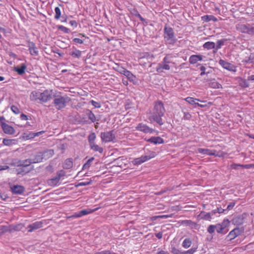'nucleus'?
<instances>
[{"mask_svg":"<svg viewBox=\"0 0 254 254\" xmlns=\"http://www.w3.org/2000/svg\"><path fill=\"white\" fill-rule=\"evenodd\" d=\"M57 176H58L60 179L65 176V172L63 170H60L57 173Z\"/></svg>","mask_w":254,"mask_h":254,"instance_id":"obj_62","label":"nucleus"},{"mask_svg":"<svg viewBox=\"0 0 254 254\" xmlns=\"http://www.w3.org/2000/svg\"><path fill=\"white\" fill-rule=\"evenodd\" d=\"M191 241L190 238H186L182 244V246L186 249L189 248L191 245Z\"/></svg>","mask_w":254,"mask_h":254,"instance_id":"obj_43","label":"nucleus"},{"mask_svg":"<svg viewBox=\"0 0 254 254\" xmlns=\"http://www.w3.org/2000/svg\"><path fill=\"white\" fill-rule=\"evenodd\" d=\"M206 81H210V82L208 83L209 86L214 89H220L222 88V85L215 81V79L211 80L209 78H205L204 79Z\"/></svg>","mask_w":254,"mask_h":254,"instance_id":"obj_17","label":"nucleus"},{"mask_svg":"<svg viewBox=\"0 0 254 254\" xmlns=\"http://www.w3.org/2000/svg\"><path fill=\"white\" fill-rule=\"evenodd\" d=\"M113 130L103 132L101 133V138L102 142H109L113 141L116 139L115 134H113Z\"/></svg>","mask_w":254,"mask_h":254,"instance_id":"obj_5","label":"nucleus"},{"mask_svg":"<svg viewBox=\"0 0 254 254\" xmlns=\"http://www.w3.org/2000/svg\"><path fill=\"white\" fill-rule=\"evenodd\" d=\"M28 160L26 161L32 164L42 162L43 160L41 152H38L35 155H31Z\"/></svg>","mask_w":254,"mask_h":254,"instance_id":"obj_11","label":"nucleus"},{"mask_svg":"<svg viewBox=\"0 0 254 254\" xmlns=\"http://www.w3.org/2000/svg\"><path fill=\"white\" fill-rule=\"evenodd\" d=\"M116 71L119 72L120 73L122 74H124V75L126 74V72H127V70L122 66H117V67L114 68Z\"/></svg>","mask_w":254,"mask_h":254,"instance_id":"obj_46","label":"nucleus"},{"mask_svg":"<svg viewBox=\"0 0 254 254\" xmlns=\"http://www.w3.org/2000/svg\"><path fill=\"white\" fill-rule=\"evenodd\" d=\"M43 224V222L41 221H37L31 224H30L28 226V228H29L28 231L29 232H31L35 230L40 228L42 227Z\"/></svg>","mask_w":254,"mask_h":254,"instance_id":"obj_20","label":"nucleus"},{"mask_svg":"<svg viewBox=\"0 0 254 254\" xmlns=\"http://www.w3.org/2000/svg\"><path fill=\"white\" fill-rule=\"evenodd\" d=\"M54 104L56 108L59 110L65 107L66 105L70 102V98L66 95L63 96L61 95L54 94Z\"/></svg>","mask_w":254,"mask_h":254,"instance_id":"obj_2","label":"nucleus"},{"mask_svg":"<svg viewBox=\"0 0 254 254\" xmlns=\"http://www.w3.org/2000/svg\"><path fill=\"white\" fill-rule=\"evenodd\" d=\"M96 139V134L94 132H92L88 136V140L89 143V145L94 142V140Z\"/></svg>","mask_w":254,"mask_h":254,"instance_id":"obj_45","label":"nucleus"},{"mask_svg":"<svg viewBox=\"0 0 254 254\" xmlns=\"http://www.w3.org/2000/svg\"><path fill=\"white\" fill-rule=\"evenodd\" d=\"M251 58H252V56H251V55L250 54L249 57H246V58H245V60L243 61V62L246 63V64H253V59H252Z\"/></svg>","mask_w":254,"mask_h":254,"instance_id":"obj_56","label":"nucleus"},{"mask_svg":"<svg viewBox=\"0 0 254 254\" xmlns=\"http://www.w3.org/2000/svg\"><path fill=\"white\" fill-rule=\"evenodd\" d=\"M43 132H44L43 131L35 133L32 132H29L28 133H24L22 137L24 139L26 140L31 139L34 138L36 136H38L40 134H42Z\"/></svg>","mask_w":254,"mask_h":254,"instance_id":"obj_21","label":"nucleus"},{"mask_svg":"<svg viewBox=\"0 0 254 254\" xmlns=\"http://www.w3.org/2000/svg\"><path fill=\"white\" fill-rule=\"evenodd\" d=\"M92 180L86 181L84 182L79 183L75 185V187H79L80 186H86L90 185L92 183Z\"/></svg>","mask_w":254,"mask_h":254,"instance_id":"obj_51","label":"nucleus"},{"mask_svg":"<svg viewBox=\"0 0 254 254\" xmlns=\"http://www.w3.org/2000/svg\"><path fill=\"white\" fill-rule=\"evenodd\" d=\"M16 141V140L15 139L4 138L3 139L2 143L5 146H10L12 144H15Z\"/></svg>","mask_w":254,"mask_h":254,"instance_id":"obj_37","label":"nucleus"},{"mask_svg":"<svg viewBox=\"0 0 254 254\" xmlns=\"http://www.w3.org/2000/svg\"><path fill=\"white\" fill-rule=\"evenodd\" d=\"M191 118V115L189 112H184L183 119L185 120H190Z\"/></svg>","mask_w":254,"mask_h":254,"instance_id":"obj_58","label":"nucleus"},{"mask_svg":"<svg viewBox=\"0 0 254 254\" xmlns=\"http://www.w3.org/2000/svg\"><path fill=\"white\" fill-rule=\"evenodd\" d=\"M90 102L92 104V105H93L96 108H100L101 106L100 102H98L94 100H91Z\"/></svg>","mask_w":254,"mask_h":254,"instance_id":"obj_54","label":"nucleus"},{"mask_svg":"<svg viewBox=\"0 0 254 254\" xmlns=\"http://www.w3.org/2000/svg\"><path fill=\"white\" fill-rule=\"evenodd\" d=\"M57 28L59 30L63 31L65 33H69L70 32V30L68 28L63 25H58L57 26Z\"/></svg>","mask_w":254,"mask_h":254,"instance_id":"obj_50","label":"nucleus"},{"mask_svg":"<svg viewBox=\"0 0 254 254\" xmlns=\"http://www.w3.org/2000/svg\"><path fill=\"white\" fill-rule=\"evenodd\" d=\"M226 41V39H223L220 40H218L216 42V45L215 46L216 47V50H218L220 49L224 44V42Z\"/></svg>","mask_w":254,"mask_h":254,"instance_id":"obj_48","label":"nucleus"},{"mask_svg":"<svg viewBox=\"0 0 254 254\" xmlns=\"http://www.w3.org/2000/svg\"><path fill=\"white\" fill-rule=\"evenodd\" d=\"M85 113L89 120H90L92 123H94L96 121V117L91 111L89 109H86Z\"/></svg>","mask_w":254,"mask_h":254,"instance_id":"obj_32","label":"nucleus"},{"mask_svg":"<svg viewBox=\"0 0 254 254\" xmlns=\"http://www.w3.org/2000/svg\"><path fill=\"white\" fill-rule=\"evenodd\" d=\"M239 85L242 88H247L249 86V83L245 79L240 77L238 81Z\"/></svg>","mask_w":254,"mask_h":254,"instance_id":"obj_36","label":"nucleus"},{"mask_svg":"<svg viewBox=\"0 0 254 254\" xmlns=\"http://www.w3.org/2000/svg\"><path fill=\"white\" fill-rule=\"evenodd\" d=\"M171 249V253L173 254H180L182 252V251L177 249L175 247H172Z\"/></svg>","mask_w":254,"mask_h":254,"instance_id":"obj_59","label":"nucleus"},{"mask_svg":"<svg viewBox=\"0 0 254 254\" xmlns=\"http://www.w3.org/2000/svg\"><path fill=\"white\" fill-rule=\"evenodd\" d=\"M164 38L166 39L167 40H171L173 43H174L176 41V39L174 35V32L173 29L171 27L167 26L165 25L164 29Z\"/></svg>","mask_w":254,"mask_h":254,"instance_id":"obj_4","label":"nucleus"},{"mask_svg":"<svg viewBox=\"0 0 254 254\" xmlns=\"http://www.w3.org/2000/svg\"><path fill=\"white\" fill-rule=\"evenodd\" d=\"M136 129L137 130L142 131L145 133H153L155 132L156 133V134H158L159 133V131L154 129L152 128H150L146 125H145L143 123H140L137 125V126L136 127Z\"/></svg>","mask_w":254,"mask_h":254,"instance_id":"obj_6","label":"nucleus"},{"mask_svg":"<svg viewBox=\"0 0 254 254\" xmlns=\"http://www.w3.org/2000/svg\"><path fill=\"white\" fill-rule=\"evenodd\" d=\"M201 20L205 22H208L210 21L217 22V18L212 15H205L201 17Z\"/></svg>","mask_w":254,"mask_h":254,"instance_id":"obj_28","label":"nucleus"},{"mask_svg":"<svg viewBox=\"0 0 254 254\" xmlns=\"http://www.w3.org/2000/svg\"><path fill=\"white\" fill-rule=\"evenodd\" d=\"M16 171L17 172V175H22V176H24L25 175V174L28 173L30 170H26V169H24L23 168H18L16 170Z\"/></svg>","mask_w":254,"mask_h":254,"instance_id":"obj_41","label":"nucleus"},{"mask_svg":"<svg viewBox=\"0 0 254 254\" xmlns=\"http://www.w3.org/2000/svg\"><path fill=\"white\" fill-rule=\"evenodd\" d=\"M230 221L228 219H224L221 223H219L221 227H223L225 230H229L228 227L230 226Z\"/></svg>","mask_w":254,"mask_h":254,"instance_id":"obj_39","label":"nucleus"},{"mask_svg":"<svg viewBox=\"0 0 254 254\" xmlns=\"http://www.w3.org/2000/svg\"><path fill=\"white\" fill-rule=\"evenodd\" d=\"M11 111L15 114H18L20 113L19 109L14 105H12L11 106Z\"/></svg>","mask_w":254,"mask_h":254,"instance_id":"obj_55","label":"nucleus"},{"mask_svg":"<svg viewBox=\"0 0 254 254\" xmlns=\"http://www.w3.org/2000/svg\"><path fill=\"white\" fill-rule=\"evenodd\" d=\"M43 160H47L52 157L54 154V151L53 149H47L41 152Z\"/></svg>","mask_w":254,"mask_h":254,"instance_id":"obj_22","label":"nucleus"},{"mask_svg":"<svg viewBox=\"0 0 254 254\" xmlns=\"http://www.w3.org/2000/svg\"><path fill=\"white\" fill-rule=\"evenodd\" d=\"M28 47L30 54L33 56H37L39 54L37 48L36 47L34 43L29 42Z\"/></svg>","mask_w":254,"mask_h":254,"instance_id":"obj_15","label":"nucleus"},{"mask_svg":"<svg viewBox=\"0 0 254 254\" xmlns=\"http://www.w3.org/2000/svg\"><path fill=\"white\" fill-rule=\"evenodd\" d=\"M97 208H96L95 209H83L79 211L81 217L84 215H87L88 214L91 213L96 210Z\"/></svg>","mask_w":254,"mask_h":254,"instance_id":"obj_40","label":"nucleus"},{"mask_svg":"<svg viewBox=\"0 0 254 254\" xmlns=\"http://www.w3.org/2000/svg\"><path fill=\"white\" fill-rule=\"evenodd\" d=\"M196 248H192L191 249H190L188 251H184L185 254H193L196 251Z\"/></svg>","mask_w":254,"mask_h":254,"instance_id":"obj_61","label":"nucleus"},{"mask_svg":"<svg viewBox=\"0 0 254 254\" xmlns=\"http://www.w3.org/2000/svg\"><path fill=\"white\" fill-rule=\"evenodd\" d=\"M26 67L27 66L25 64H22L19 66L14 67L13 70L19 75H22L25 73Z\"/></svg>","mask_w":254,"mask_h":254,"instance_id":"obj_18","label":"nucleus"},{"mask_svg":"<svg viewBox=\"0 0 254 254\" xmlns=\"http://www.w3.org/2000/svg\"><path fill=\"white\" fill-rule=\"evenodd\" d=\"M235 202H230L229 203V204L228 205L227 208H226V211H229V210H231L233 207L235 206Z\"/></svg>","mask_w":254,"mask_h":254,"instance_id":"obj_63","label":"nucleus"},{"mask_svg":"<svg viewBox=\"0 0 254 254\" xmlns=\"http://www.w3.org/2000/svg\"><path fill=\"white\" fill-rule=\"evenodd\" d=\"M216 226V230L217 232L219 234H222V235H225L229 231V230H225L224 229L223 227H221L220 225L219 224H216L215 225Z\"/></svg>","mask_w":254,"mask_h":254,"instance_id":"obj_34","label":"nucleus"},{"mask_svg":"<svg viewBox=\"0 0 254 254\" xmlns=\"http://www.w3.org/2000/svg\"><path fill=\"white\" fill-rule=\"evenodd\" d=\"M165 112L163 102L157 101L155 103L153 113L149 119L162 126L164 124L162 117L164 115Z\"/></svg>","mask_w":254,"mask_h":254,"instance_id":"obj_1","label":"nucleus"},{"mask_svg":"<svg viewBox=\"0 0 254 254\" xmlns=\"http://www.w3.org/2000/svg\"><path fill=\"white\" fill-rule=\"evenodd\" d=\"M53 90H45L41 93L40 95V100L43 102H47L51 100L53 98Z\"/></svg>","mask_w":254,"mask_h":254,"instance_id":"obj_9","label":"nucleus"},{"mask_svg":"<svg viewBox=\"0 0 254 254\" xmlns=\"http://www.w3.org/2000/svg\"><path fill=\"white\" fill-rule=\"evenodd\" d=\"M26 161H28V159H25L24 160H19L14 166L17 167H26L29 166L31 163H29V162H26Z\"/></svg>","mask_w":254,"mask_h":254,"instance_id":"obj_35","label":"nucleus"},{"mask_svg":"<svg viewBox=\"0 0 254 254\" xmlns=\"http://www.w3.org/2000/svg\"><path fill=\"white\" fill-rule=\"evenodd\" d=\"M186 101L187 102H188L189 104L192 105H196L198 107H205L207 106V105L206 104L202 105V104H200L197 102H196V101H200V100L199 99H195V98H194L192 97H188L186 98Z\"/></svg>","mask_w":254,"mask_h":254,"instance_id":"obj_25","label":"nucleus"},{"mask_svg":"<svg viewBox=\"0 0 254 254\" xmlns=\"http://www.w3.org/2000/svg\"><path fill=\"white\" fill-rule=\"evenodd\" d=\"M248 34L249 35H254V27H249Z\"/></svg>","mask_w":254,"mask_h":254,"instance_id":"obj_64","label":"nucleus"},{"mask_svg":"<svg viewBox=\"0 0 254 254\" xmlns=\"http://www.w3.org/2000/svg\"><path fill=\"white\" fill-rule=\"evenodd\" d=\"M203 60V56L201 55H193L189 58V62L191 64H195L198 61H201Z\"/></svg>","mask_w":254,"mask_h":254,"instance_id":"obj_24","label":"nucleus"},{"mask_svg":"<svg viewBox=\"0 0 254 254\" xmlns=\"http://www.w3.org/2000/svg\"><path fill=\"white\" fill-rule=\"evenodd\" d=\"M242 166H243L242 165L235 164V163L232 164L231 165V168L233 169H236V170H238L240 168H242Z\"/></svg>","mask_w":254,"mask_h":254,"instance_id":"obj_60","label":"nucleus"},{"mask_svg":"<svg viewBox=\"0 0 254 254\" xmlns=\"http://www.w3.org/2000/svg\"><path fill=\"white\" fill-rule=\"evenodd\" d=\"M126 74L125 75L127 80H128L130 82H132L134 85L138 84V79L130 71L128 70L126 72Z\"/></svg>","mask_w":254,"mask_h":254,"instance_id":"obj_14","label":"nucleus"},{"mask_svg":"<svg viewBox=\"0 0 254 254\" xmlns=\"http://www.w3.org/2000/svg\"><path fill=\"white\" fill-rule=\"evenodd\" d=\"M89 145L91 149L94 150V151L99 152L100 153H103V148L96 144L95 143L91 144Z\"/></svg>","mask_w":254,"mask_h":254,"instance_id":"obj_33","label":"nucleus"},{"mask_svg":"<svg viewBox=\"0 0 254 254\" xmlns=\"http://www.w3.org/2000/svg\"><path fill=\"white\" fill-rule=\"evenodd\" d=\"M72 51L70 52L69 55L74 59H79L81 57L82 52L74 46L72 47Z\"/></svg>","mask_w":254,"mask_h":254,"instance_id":"obj_23","label":"nucleus"},{"mask_svg":"<svg viewBox=\"0 0 254 254\" xmlns=\"http://www.w3.org/2000/svg\"><path fill=\"white\" fill-rule=\"evenodd\" d=\"M146 141L154 144H163L164 143V139L160 136H153L146 140Z\"/></svg>","mask_w":254,"mask_h":254,"instance_id":"obj_19","label":"nucleus"},{"mask_svg":"<svg viewBox=\"0 0 254 254\" xmlns=\"http://www.w3.org/2000/svg\"><path fill=\"white\" fill-rule=\"evenodd\" d=\"M215 228V225H209L207 229V232L211 234L214 233L216 229Z\"/></svg>","mask_w":254,"mask_h":254,"instance_id":"obj_52","label":"nucleus"},{"mask_svg":"<svg viewBox=\"0 0 254 254\" xmlns=\"http://www.w3.org/2000/svg\"><path fill=\"white\" fill-rule=\"evenodd\" d=\"M11 190L13 194H22L25 190L23 186L20 185H14L11 187Z\"/></svg>","mask_w":254,"mask_h":254,"instance_id":"obj_16","label":"nucleus"},{"mask_svg":"<svg viewBox=\"0 0 254 254\" xmlns=\"http://www.w3.org/2000/svg\"><path fill=\"white\" fill-rule=\"evenodd\" d=\"M248 216V214L246 213H244L242 214L238 215L233 218L232 222L235 225H241L246 222V220Z\"/></svg>","mask_w":254,"mask_h":254,"instance_id":"obj_7","label":"nucleus"},{"mask_svg":"<svg viewBox=\"0 0 254 254\" xmlns=\"http://www.w3.org/2000/svg\"><path fill=\"white\" fill-rule=\"evenodd\" d=\"M94 157H92L89 159H88L86 162L83 165L82 170H84L87 169H88L91 165V164L93 160H94Z\"/></svg>","mask_w":254,"mask_h":254,"instance_id":"obj_38","label":"nucleus"},{"mask_svg":"<svg viewBox=\"0 0 254 254\" xmlns=\"http://www.w3.org/2000/svg\"><path fill=\"white\" fill-rule=\"evenodd\" d=\"M155 156V152L152 151L148 155H142L140 157L135 158L133 161V163L134 165H140L141 163L144 162L145 161H147L152 158H154Z\"/></svg>","mask_w":254,"mask_h":254,"instance_id":"obj_8","label":"nucleus"},{"mask_svg":"<svg viewBox=\"0 0 254 254\" xmlns=\"http://www.w3.org/2000/svg\"><path fill=\"white\" fill-rule=\"evenodd\" d=\"M226 211V209L222 208L221 207H217V209L212 210L211 212L212 215L215 214L216 213H222Z\"/></svg>","mask_w":254,"mask_h":254,"instance_id":"obj_49","label":"nucleus"},{"mask_svg":"<svg viewBox=\"0 0 254 254\" xmlns=\"http://www.w3.org/2000/svg\"><path fill=\"white\" fill-rule=\"evenodd\" d=\"M249 27L250 25H246L244 24L240 25L239 27V29L241 32L248 34Z\"/></svg>","mask_w":254,"mask_h":254,"instance_id":"obj_44","label":"nucleus"},{"mask_svg":"<svg viewBox=\"0 0 254 254\" xmlns=\"http://www.w3.org/2000/svg\"><path fill=\"white\" fill-rule=\"evenodd\" d=\"M153 58V55H150L148 53H145L144 55L141 57V59L146 58L147 59H152Z\"/></svg>","mask_w":254,"mask_h":254,"instance_id":"obj_57","label":"nucleus"},{"mask_svg":"<svg viewBox=\"0 0 254 254\" xmlns=\"http://www.w3.org/2000/svg\"><path fill=\"white\" fill-rule=\"evenodd\" d=\"M197 151L198 153L202 154H206L211 156H215V150H211L208 149H205V148H199L198 149Z\"/></svg>","mask_w":254,"mask_h":254,"instance_id":"obj_27","label":"nucleus"},{"mask_svg":"<svg viewBox=\"0 0 254 254\" xmlns=\"http://www.w3.org/2000/svg\"><path fill=\"white\" fill-rule=\"evenodd\" d=\"M72 166L73 160L71 158L66 159L63 164V168L64 169H69L72 167Z\"/></svg>","mask_w":254,"mask_h":254,"instance_id":"obj_31","label":"nucleus"},{"mask_svg":"<svg viewBox=\"0 0 254 254\" xmlns=\"http://www.w3.org/2000/svg\"><path fill=\"white\" fill-rule=\"evenodd\" d=\"M182 224H185L186 225V226H193V225H195V223H194L193 222H192L191 220H183L182 222Z\"/></svg>","mask_w":254,"mask_h":254,"instance_id":"obj_53","label":"nucleus"},{"mask_svg":"<svg viewBox=\"0 0 254 254\" xmlns=\"http://www.w3.org/2000/svg\"><path fill=\"white\" fill-rule=\"evenodd\" d=\"M22 227V225L19 224L16 226H10L9 228L7 226H0V235L8 232H11L12 230L18 231Z\"/></svg>","mask_w":254,"mask_h":254,"instance_id":"obj_10","label":"nucleus"},{"mask_svg":"<svg viewBox=\"0 0 254 254\" xmlns=\"http://www.w3.org/2000/svg\"><path fill=\"white\" fill-rule=\"evenodd\" d=\"M0 126L5 134L12 135L15 132L14 128L12 127L3 122H1Z\"/></svg>","mask_w":254,"mask_h":254,"instance_id":"obj_12","label":"nucleus"},{"mask_svg":"<svg viewBox=\"0 0 254 254\" xmlns=\"http://www.w3.org/2000/svg\"><path fill=\"white\" fill-rule=\"evenodd\" d=\"M212 215L211 212L206 213L204 211H201L198 216L200 217L202 219L210 221Z\"/></svg>","mask_w":254,"mask_h":254,"instance_id":"obj_29","label":"nucleus"},{"mask_svg":"<svg viewBox=\"0 0 254 254\" xmlns=\"http://www.w3.org/2000/svg\"><path fill=\"white\" fill-rule=\"evenodd\" d=\"M60 179H61L56 175L55 177L48 180V184L50 186H56L59 183Z\"/></svg>","mask_w":254,"mask_h":254,"instance_id":"obj_30","label":"nucleus"},{"mask_svg":"<svg viewBox=\"0 0 254 254\" xmlns=\"http://www.w3.org/2000/svg\"><path fill=\"white\" fill-rule=\"evenodd\" d=\"M219 63L224 68L227 69L229 71H235V66L230 63L221 59L220 60Z\"/></svg>","mask_w":254,"mask_h":254,"instance_id":"obj_13","label":"nucleus"},{"mask_svg":"<svg viewBox=\"0 0 254 254\" xmlns=\"http://www.w3.org/2000/svg\"><path fill=\"white\" fill-rule=\"evenodd\" d=\"M244 232V228L243 227H236L229 232V234L226 236V240L231 241L237 237L241 235Z\"/></svg>","mask_w":254,"mask_h":254,"instance_id":"obj_3","label":"nucleus"},{"mask_svg":"<svg viewBox=\"0 0 254 254\" xmlns=\"http://www.w3.org/2000/svg\"><path fill=\"white\" fill-rule=\"evenodd\" d=\"M215 44L213 42H207L203 44V47L207 50H211L214 48Z\"/></svg>","mask_w":254,"mask_h":254,"instance_id":"obj_42","label":"nucleus"},{"mask_svg":"<svg viewBox=\"0 0 254 254\" xmlns=\"http://www.w3.org/2000/svg\"><path fill=\"white\" fill-rule=\"evenodd\" d=\"M55 11L56 13L55 18L57 20H58L61 17V9L59 7H56L55 8Z\"/></svg>","mask_w":254,"mask_h":254,"instance_id":"obj_47","label":"nucleus"},{"mask_svg":"<svg viewBox=\"0 0 254 254\" xmlns=\"http://www.w3.org/2000/svg\"><path fill=\"white\" fill-rule=\"evenodd\" d=\"M170 69V66L168 64H164L162 63H160L158 64V66L156 68V71L158 73H161L163 72V70H169Z\"/></svg>","mask_w":254,"mask_h":254,"instance_id":"obj_26","label":"nucleus"}]
</instances>
